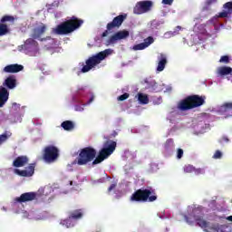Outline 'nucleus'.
<instances>
[{
  "label": "nucleus",
  "instance_id": "obj_1",
  "mask_svg": "<svg viewBox=\"0 0 232 232\" xmlns=\"http://www.w3.org/2000/svg\"><path fill=\"white\" fill-rule=\"evenodd\" d=\"M83 23V20L72 16L71 19L58 24L56 28L53 29V33H54L56 35H68V34H72L78 28H81V25Z\"/></svg>",
  "mask_w": 232,
  "mask_h": 232
},
{
  "label": "nucleus",
  "instance_id": "obj_2",
  "mask_svg": "<svg viewBox=\"0 0 232 232\" xmlns=\"http://www.w3.org/2000/svg\"><path fill=\"white\" fill-rule=\"evenodd\" d=\"M204 104H206V96L193 94L180 101L178 104V108L180 111H188L195 108H200V106H204Z\"/></svg>",
  "mask_w": 232,
  "mask_h": 232
},
{
  "label": "nucleus",
  "instance_id": "obj_3",
  "mask_svg": "<svg viewBox=\"0 0 232 232\" xmlns=\"http://www.w3.org/2000/svg\"><path fill=\"white\" fill-rule=\"evenodd\" d=\"M157 200V193L153 188H140L130 196L131 202H155Z\"/></svg>",
  "mask_w": 232,
  "mask_h": 232
},
{
  "label": "nucleus",
  "instance_id": "obj_4",
  "mask_svg": "<svg viewBox=\"0 0 232 232\" xmlns=\"http://www.w3.org/2000/svg\"><path fill=\"white\" fill-rule=\"evenodd\" d=\"M95 159H97V150L93 147H85L80 150L75 163L78 166H86L90 162H93Z\"/></svg>",
  "mask_w": 232,
  "mask_h": 232
},
{
  "label": "nucleus",
  "instance_id": "obj_5",
  "mask_svg": "<svg viewBox=\"0 0 232 232\" xmlns=\"http://www.w3.org/2000/svg\"><path fill=\"white\" fill-rule=\"evenodd\" d=\"M111 53V49H105L104 51H102L98 53L96 55H93L92 57H90L86 60L85 65L82 68V73H88L90 70L92 68H95L97 64H101L102 61H104V59L107 57V55H110Z\"/></svg>",
  "mask_w": 232,
  "mask_h": 232
},
{
  "label": "nucleus",
  "instance_id": "obj_6",
  "mask_svg": "<svg viewBox=\"0 0 232 232\" xmlns=\"http://www.w3.org/2000/svg\"><path fill=\"white\" fill-rule=\"evenodd\" d=\"M202 207L193 208L192 213L189 214L188 217L185 216L186 222L188 224H193V222H196L199 227H202V229L209 227V222L206 221L202 216Z\"/></svg>",
  "mask_w": 232,
  "mask_h": 232
},
{
  "label": "nucleus",
  "instance_id": "obj_7",
  "mask_svg": "<svg viewBox=\"0 0 232 232\" xmlns=\"http://www.w3.org/2000/svg\"><path fill=\"white\" fill-rule=\"evenodd\" d=\"M117 148V142L115 141H106L104 143V148H102L100 151L98 156L95 158V160L92 161V166H95L97 164H101V162L106 160L110 155L115 151V149Z\"/></svg>",
  "mask_w": 232,
  "mask_h": 232
},
{
  "label": "nucleus",
  "instance_id": "obj_8",
  "mask_svg": "<svg viewBox=\"0 0 232 232\" xmlns=\"http://www.w3.org/2000/svg\"><path fill=\"white\" fill-rule=\"evenodd\" d=\"M127 15L126 14H120L116 17L113 18V20L110 23L107 24V30H105L102 34V37H108L110 34H112L113 30L115 28H121L122 25V23H124V20L126 19Z\"/></svg>",
  "mask_w": 232,
  "mask_h": 232
},
{
  "label": "nucleus",
  "instance_id": "obj_9",
  "mask_svg": "<svg viewBox=\"0 0 232 232\" xmlns=\"http://www.w3.org/2000/svg\"><path fill=\"white\" fill-rule=\"evenodd\" d=\"M43 159L44 162H48L49 164L55 162L57 159H59V149L53 145L45 147L44 150Z\"/></svg>",
  "mask_w": 232,
  "mask_h": 232
},
{
  "label": "nucleus",
  "instance_id": "obj_10",
  "mask_svg": "<svg viewBox=\"0 0 232 232\" xmlns=\"http://www.w3.org/2000/svg\"><path fill=\"white\" fill-rule=\"evenodd\" d=\"M153 8V2L150 0L140 1L136 4L133 8L134 14L140 15L142 14H148V12H151Z\"/></svg>",
  "mask_w": 232,
  "mask_h": 232
},
{
  "label": "nucleus",
  "instance_id": "obj_11",
  "mask_svg": "<svg viewBox=\"0 0 232 232\" xmlns=\"http://www.w3.org/2000/svg\"><path fill=\"white\" fill-rule=\"evenodd\" d=\"M15 17L12 15L5 14L0 19V37L3 35H6V34L10 33V29L8 28V24L6 23H14Z\"/></svg>",
  "mask_w": 232,
  "mask_h": 232
},
{
  "label": "nucleus",
  "instance_id": "obj_12",
  "mask_svg": "<svg viewBox=\"0 0 232 232\" xmlns=\"http://www.w3.org/2000/svg\"><path fill=\"white\" fill-rule=\"evenodd\" d=\"M130 37V32L127 30H122L115 33L106 41V46H110L111 44H115L117 41H121L122 39H126Z\"/></svg>",
  "mask_w": 232,
  "mask_h": 232
},
{
  "label": "nucleus",
  "instance_id": "obj_13",
  "mask_svg": "<svg viewBox=\"0 0 232 232\" xmlns=\"http://www.w3.org/2000/svg\"><path fill=\"white\" fill-rule=\"evenodd\" d=\"M35 198H37L36 192H25L20 197L15 198L14 202H18V204H24V202H32V200H35Z\"/></svg>",
  "mask_w": 232,
  "mask_h": 232
},
{
  "label": "nucleus",
  "instance_id": "obj_14",
  "mask_svg": "<svg viewBox=\"0 0 232 232\" xmlns=\"http://www.w3.org/2000/svg\"><path fill=\"white\" fill-rule=\"evenodd\" d=\"M14 173L19 175V177H34V173H35V163L29 164L26 169L24 170L15 169Z\"/></svg>",
  "mask_w": 232,
  "mask_h": 232
},
{
  "label": "nucleus",
  "instance_id": "obj_15",
  "mask_svg": "<svg viewBox=\"0 0 232 232\" xmlns=\"http://www.w3.org/2000/svg\"><path fill=\"white\" fill-rule=\"evenodd\" d=\"M3 87L7 90H14L17 88V77L15 75H9L3 82Z\"/></svg>",
  "mask_w": 232,
  "mask_h": 232
},
{
  "label": "nucleus",
  "instance_id": "obj_16",
  "mask_svg": "<svg viewBox=\"0 0 232 232\" xmlns=\"http://www.w3.org/2000/svg\"><path fill=\"white\" fill-rule=\"evenodd\" d=\"M23 70H24V66L22 64L13 63L6 65L3 72H5V73H19V72H23Z\"/></svg>",
  "mask_w": 232,
  "mask_h": 232
},
{
  "label": "nucleus",
  "instance_id": "obj_17",
  "mask_svg": "<svg viewBox=\"0 0 232 232\" xmlns=\"http://www.w3.org/2000/svg\"><path fill=\"white\" fill-rule=\"evenodd\" d=\"M154 41L155 40L153 39V37L149 36L147 39L144 40L143 43L134 45L132 47V50H134V51L146 50V48H148V46H150V44H153Z\"/></svg>",
  "mask_w": 232,
  "mask_h": 232
},
{
  "label": "nucleus",
  "instance_id": "obj_18",
  "mask_svg": "<svg viewBox=\"0 0 232 232\" xmlns=\"http://www.w3.org/2000/svg\"><path fill=\"white\" fill-rule=\"evenodd\" d=\"M8 97H10L8 89H6V87L0 86V108H3L5 104H6Z\"/></svg>",
  "mask_w": 232,
  "mask_h": 232
},
{
  "label": "nucleus",
  "instance_id": "obj_19",
  "mask_svg": "<svg viewBox=\"0 0 232 232\" xmlns=\"http://www.w3.org/2000/svg\"><path fill=\"white\" fill-rule=\"evenodd\" d=\"M29 160L26 156H18L14 161V168H23L28 164Z\"/></svg>",
  "mask_w": 232,
  "mask_h": 232
},
{
  "label": "nucleus",
  "instance_id": "obj_20",
  "mask_svg": "<svg viewBox=\"0 0 232 232\" xmlns=\"http://www.w3.org/2000/svg\"><path fill=\"white\" fill-rule=\"evenodd\" d=\"M46 32V25L44 24H42L40 26L35 27L33 30L32 37L33 39H39L41 38V35Z\"/></svg>",
  "mask_w": 232,
  "mask_h": 232
},
{
  "label": "nucleus",
  "instance_id": "obj_21",
  "mask_svg": "<svg viewBox=\"0 0 232 232\" xmlns=\"http://www.w3.org/2000/svg\"><path fill=\"white\" fill-rule=\"evenodd\" d=\"M166 64H168V59L166 55L160 54L159 58L157 72H164V68H166Z\"/></svg>",
  "mask_w": 232,
  "mask_h": 232
},
{
  "label": "nucleus",
  "instance_id": "obj_22",
  "mask_svg": "<svg viewBox=\"0 0 232 232\" xmlns=\"http://www.w3.org/2000/svg\"><path fill=\"white\" fill-rule=\"evenodd\" d=\"M83 215L84 212L82 211V209H76L69 213V218H72V220H81Z\"/></svg>",
  "mask_w": 232,
  "mask_h": 232
},
{
  "label": "nucleus",
  "instance_id": "obj_23",
  "mask_svg": "<svg viewBox=\"0 0 232 232\" xmlns=\"http://www.w3.org/2000/svg\"><path fill=\"white\" fill-rule=\"evenodd\" d=\"M145 82L147 84V90H150V92H157V89L159 88V83H157L155 80H146Z\"/></svg>",
  "mask_w": 232,
  "mask_h": 232
},
{
  "label": "nucleus",
  "instance_id": "obj_24",
  "mask_svg": "<svg viewBox=\"0 0 232 232\" xmlns=\"http://www.w3.org/2000/svg\"><path fill=\"white\" fill-rule=\"evenodd\" d=\"M220 113H229V111H232V102H227L223 103L219 107Z\"/></svg>",
  "mask_w": 232,
  "mask_h": 232
},
{
  "label": "nucleus",
  "instance_id": "obj_25",
  "mask_svg": "<svg viewBox=\"0 0 232 232\" xmlns=\"http://www.w3.org/2000/svg\"><path fill=\"white\" fill-rule=\"evenodd\" d=\"M164 150L167 152L173 151V150H175V142L173 141V139H169L166 140Z\"/></svg>",
  "mask_w": 232,
  "mask_h": 232
},
{
  "label": "nucleus",
  "instance_id": "obj_26",
  "mask_svg": "<svg viewBox=\"0 0 232 232\" xmlns=\"http://www.w3.org/2000/svg\"><path fill=\"white\" fill-rule=\"evenodd\" d=\"M25 48H37L39 44L35 41V38H29L24 43Z\"/></svg>",
  "mask_w": 232,
  "mask_h": 232
},
{
  "label": "nucleus",
  "instance_id": "obj_27",
  "mask_svg": "<svg viewBox=\"0 0 232 232\" xmlns=\"http://www.w3.org/2000/svg\"><path fill=\"white\" fill-rule=\"evenodd\" d=\"M61 126L62 128H63V130H65V131H70L71 130H73V128H75V125L72 121H65L62 122Z\"/></svg>",
  "mask_w": 232,
  "mask_h": 232
},
{
  "label": "nucleus",
  "instance_id": "obj_28",
  "mask_svg": "<svg viewBox=\"0 0 232 232\" xmlns=\"http://www.w3.org/2000/svg\"><path fill=\"white\" fill-rule=\"evenodd\" d=\"M138 101H139L140 104H148V102H150V98L147 96V94L139 92L138 93Z\"/></svg>",
  "mask_w": 232,
  "mask_h": 232
},
{
  "label": "nucleus",
  "instance_id": "obj_29",
  "mask_svg": "<svg viewBox=\"0 0 232 232\" xmlns=\"http://www.w3.org/2000/svg\"><path fill=\"white\" fill-rule=\"evenodd\" d=\"M62 225L65 226V227H73L75 226V221H73L72 218H70V216L68 218L62 221Z\"/></svg>",
  "mask_w": 232,
  "mask_h": 232
},
{
  "label": "nucleus",
  "instance_id": "obj_30",
  "mask_svg": "<svg viewBox=\"0 0 232 232\" xmlns=\"http://www.w3.org/2000/svg\"><path fill=\"white\" fill-rule=\"evenodd\" d=\"M219 73L221 75H229V73H232V68L231 67H227L223 66L219 68Z\"/></svg>",
  "mask_w": 232,
  "mask_h": 232
},
{
  "label": "nucleus",
  "instance_id": "obj_31",
  "mask_svg": "<svg viewBox=\"0 0 232 232\" xmlns=\"http://www.w3.org/2000/svg\"><path fill=\"white\" fill-rule=\"evenodd\" d=\"M9 137H12V132L5 131V133L0 135V144H3V142H6Z\"/></svg>",
  "mask_w": 232,
  "mask_h": 232
},
{
  "label": "nucleus",
  "instance_id": "obj_32",
  "mask_svg": "<svg viewBox=\"0 0 232 232\" xmlns=\"http://www.w3.org/2000/svg\"><path fill=\"white\" fill-rule=\"evenodd\" d=\"M183 169L185 173H193V171L195 170V167H193L192 165H185L183 167Z\"/></svg>",
  "mask_w": 232,
  "mask_h": 232
},
{
  "label": "nucleus",
  "instance_id": "obj_33",
  "mask_svg": "<svg viewBox=\"0 0 232 232\" xmlns=\"http://www.w3.org/2000/svg\"><path fill=\"white\" fill-rule=\"evenodd\" d=\"M224 8L227 10V12L231 14H232V2H227L224 5Z\"/></svg>",
  "mask_w": 232,
  "mask_h": 232
},
{
  "label": "nucleus",
  "instance_id": "obj_34",
  "mask_svg": "<svg viewBox=\"0 0 232 232\" xmlns=\"http://www.w3.org/2000/svg\"><path fill=\"white\" fill-rule=\"evenodd\" d=\"M218 17H221V18L227 17V18H229V17H231V14H229L228 11H223V12L219 13Z\"/></svg>",
  "mask_w": 232,
  "mask_h": 232
},
{
  "label": "nucleus",
  "instance_id": "obj_35",
  "mask_svg": "<svg viewBox=\"0 0 232 232\" xmlns=\"http://www.w3.org/2000/svg\"><path fill=\"white\" fill-rule=\"evenodd\" d=\"M126 99H130V93L125 92L118 97V101H126Z\"/></svg>",
  "mask_w": 232,
  "mask_h": 232
},
{
  "label": "nucleus",
  "instance_id": "obj_36",
  "mask_svg": "<svg viewBox=\"0 0 232 232\" xmlns=\"http://www.w3.org/2000/svg\"><path fill=\"white\" fill-rule=\"evenodd\" d=\"M219 63H224L225 64L229 63V56L227 55L221 56Z\"/></svg>",
  "mask_w": 232,
  "mask_h": 232
},
{
  "label": "nucleus",
  "instance_id": "obj_37",
  "mask_svg": "<svg viewBox=\"0 0 232 232\" xmlns=\"http://www.w3.org/2000/svg\"><path fill=\"white\" fill-rule=\"evenodd\" d=\"M213 159H222V151L216 150V152L213 155Z\"/></svg>",
  "mask_w": 232,
  "mask_h": 232
},
{
  "label": "nucleus",
  "instance_id": "obj_38",
  "mask_svg": "<svg viewBox=\"0 0 232 232\" xmlns=\"http://www.w3.org/2000/svg\"><path fill=\"white\" fill-rule=\"evenodd\" d=\"M183 156H184V150L182 149H178L177 159H182Z\"/></svg>",
  "mask_w": 232,
  "mask_h": 232
},
{
  "label": "nucleus",
  "instance_id": "obj_39",
  "mask_svg": "<svg viewBox=\"0 0 232 232\" xmlns=\"http://www.w3.org/2000/svg\"><path fill=\"white\" fill-rule=\"evenodd\" d=\"M194 173L196 175H204L205 171L204 169H194Z\"/></svg>",
  "mask_w": 232,
  "mask_h": 232
},
{
  "label": "nucleus",
  "instance_id": "obj_40",
  "mask_svg": "<svg viewBox=\"0 0 232 232\" xmlns=\"http://www.w3.org/2000/svg\"><path fill=\"white\" fill-rule=\"evenodd\" d=\"M115 188H117V183H112V184L108 188V193H111V191H113V189H115Z\"/></svg>",
  "mask_w": 232,
  "mask_h": 232
},
{
  "label": "nucleus",
  "instance_id": "obj_41",
  "mask_svg": "<svg viewBox=\"0 0 232 232\" xmlns=\"http://www.w3.org/2000/svg\"><path fill=\"white\" fill-rule=\"evenodd\" d=\"M220 144L224 143V142H229V138H227V136H223L220 140H219Z\"/></svg>",
  "mask_w": 232,
  "mask_h": 232
},
{
  "label": "nucleus",
  "instance_id": "obj_42",
  "mask_svg": "<svg viewBox=\"0 0 232 232\" xmlns=\"http://www.w3.org/2000/svg\"><path fill=\"white\" fill-rule=\"evenodd\" d=\"M163 5H173V0H162Z\"/></svg>",
  "mask_w": 232,
  "mask_h": 232
},
{
  "label": "nucleus",
  "instance_id": "obj_43",
  "mask_svg": "<svg viewBox=\"0 0 232 232\" xmlns=\"http://www.w3.org/2000/svg\"><path fill=\"white\" fill-rule=\"evenodd\" d=\"M75 111H82V110H84L82 107H81V105H76L74 107Z\"/></svg>",
  "mask_w": 232,
  "mask_h": 232
},
{
  "label": "nucleus",
  "instance_id": "obj_44",
  "mask_svg": "<svg viewBox=\"0 0 232 232\" xmlns=\"http://www.w3.org/2000/svg\"><path fill=\"white\" fill-rule=\"evenodd\" d=\"M217 0H207L208 5H211V3H215Z\"/></svg>",
  "mask_w": 232,
  "mask_h": 232
},
{
  "label": "nucleus",
  "instance_id": "obj_45",
  "mask_svg": "<svg viewBox=\"0 0 232 232\" xmlns=\"http://www.w3.org/2000/svg\"><path fill=\"white\" fill-rule=\"evenodd\" d=\"M227 220H228V222H232V216L227 217Z\"/></svg>",
  "mask_w": 232,
  "mask_h": 232
},
{
  "label": "nucleus",
  "instance_id": "obj_46",
  "mask_svg": "<svg viewBox=\"0 0 232 232\" xmlns=\"http://www.w3.org/2000/svg\"><path fill=\"white\" fill-rule=\"evenodd\" d=\"M91 102H93V96L91 97V99H90L89 102H88V104H91Z\"/></svg>",
  "mask_w": 232,
  "mask_h": 232
},
{
  "label": "nucleus",
  "instance_id": "obj_47",
  "mask_svg": "<svg viewBox=\"0 0 232 232\" xmlns=\"http://www.w3.org/2000/svg\"><path fill=\"white\" fill-rule=\"evenodd\" d=\"M177 29H178V30H181L182 27H180L179 25H178V26H177Z\"/></svg>",
  "mask_w": 232,
  "mask_h": 232
},
{
  "label": "nucleus",
  "instance_id": "obj_48",
  "mask_svg": "<svg viewBox=\"0 0 232 232\" xmlns=\"http://www.w3.org/2000/svg\"><path fill=\"white\" fill-rule=\"evenodd\" d=\"M227 117H232V115L231 114L227 115V116L225 117V119H227Z\"/></svg>",
  "mask_w": 232,
  "mask_h": 232
},
{
  "label": "nucleus",
  "instance_id": "obj_49",
  "mask_svg": "<svg viewBox=\"0 0 232 232\" xmlns=\"http://www.w3.org/2000/svg\"><path fill=\"white\" fill-rule=\"evenodd\" d=\"M13 105H14V106H17V103H14Z\"/></svg>",
  "mask_w": 232,
  "mask_h": 232
},
{
  "label": "nucleus",
  "instance_id": "obj_50",
  "mask_svg": "<svg viewBox=\"0 0 232 232\" xmlns=\"http://www.w3.org/2000/svg\"><path fill=\"white\" fill-rule=\"evenodd\" d=\"M115 135H117V132L114 131V137H115Z\"/></svg>",
  "mask_w": 232,
  "mask_h": 232
},
{
  "label": "nucleus",
  "instance_id": "obj_51",
  "mask_svg": "<svg viewBox=\"0 0 232 232\" xmlns=\"http://www.w3.org/2000/svg\"><path fill=\"white\" fill-rule=\"evenodd\" d=\"M70 184H71V186H72V185L73 184V182H72V181H71V183H70Z\"/></svg>",
  "mask_w": 232,
  "mask_h": 232
}]
</instances>
